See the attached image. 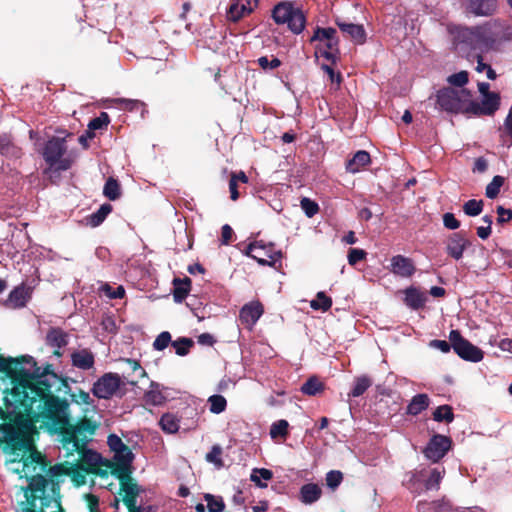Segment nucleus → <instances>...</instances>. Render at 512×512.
I'll list each match as a JSON object with an SVG mask.
<instances>
[{
    "label": "nucleus",
    "mask_w": 512,
    "mask_h": 512,
    "mask_svg": "<svg viewBox=\"0 0 512 512\" xmlns=\"http://www.w3.org/2000/svg\"><path fill=\"white\" fill-rule=\"evenodd\" d=\"M120 361L125 362L130 369V372L124 373L123 377L128 381L130 385H136L137 381L130 379L133 374H137L138 378L147 376L146 370L140 365V362L131 358H121Z\"/></svg>",
    "instance_id": "obj_33"
},
{
    "label": "nucleus",
    "mask_w": 512,
    "mask_h": 512,
    "mask_svg": "<svg viewBox=\"0 0 512 512\" xmlns=\"http://www.w3.org/2000/svg\"><path fill=\"white\" fill-rule=\"evenodd\" d=\"M171 345L175 348L177 355L186 356L189 353L190 348L194 346V341L191 338L180 337L171 342Z\"/></svg>",
    "instance_id": "obj_48"
},
{
    "label": "nucleus",
    "mask_w": 512,
    "mask_h": 512,
    "mask_svg": "<svg viewBox=\"0 0 512 512\" xmlns=\"http://www.w3.org/2000/svg\"><path fill=\"white\" fill-rule=\"evenodd\" d=\"M496 212L498 214L497 222L499 224H504L512 220V210L498 206Z\"/></svg>",
    "instance_id": "obj_64"
},
{
    "label": "nucleus",
    "mask_w": 512,
    "mask_h": 512,
    "mask_svg": "<svg viewBox=\"0 0 512 512\" xmlns=\"http://www.w3.org/2000/svg\"><path fill=\"white\" fill-rule=\"evenodd\" d=\"M103 194L111 201L117 200L121 195L119 182L109 177L104 185Z\"/></svg>",
    "instance_id": "obj_45"
},
{
    "label": "nucleus",
    "mask_w": 512,
    "mask_h": 512,
    "mask_svg": "<svg viewBox=\"0 0 512 512\" xmlns=\"http://www.w3.org/2000/svg\"><path fill=\"white\" fill-rule=\"evenodd\" d=\"M258 65L264 69V70H273L278 68L281 65V61L277 58L272 56V59L269 60L268 57L262 56L258 58L257 60Z\"/></svg>",
    "instance_id": "obj_59"
},
{
    "label": "nucleus",
    "mask_w": 512,
    "mask_h": 512,
    "mask_svg": "<svg viewBox=\"0 0 512 512\" xmlns=\"http://www.w3.org/2000/svg\"><path fill=\"white\" fill-rule=\"evenodd\" d=\"M483 200L470 199L463 205V211L467 216L475 217L482 213Z\"/></svg>",
    "instance_id": "obj_50"
},
{
    "label": "nucleus",
    "mask_w": 512,
    "mask_h": 512,
    "mask_svg": "<svg viewBox=\"0 0 512 512\" xmlns=\"http://www.w3.org/2000/svg\"><path fill=\"white\" fill-rule=\"evenodd\" d=\"M110 123V117L107 112H101L98 117L93 118L88 123L87 136L94 138L95 131L107 128Z\"/></svg>",
    "instance_id": "obj_38"
},
{
    "label": "nucleus",
    "mask_w": 512,
    "mask_h": 512,
    "mask_svg": "<svg viewBox=\"0 0 512 512\" xmlns=\"http://www.w3.org/2000/svg\"><path fill=\"white\" fill-rule=\"evenodd\" d=\"M470 90L444 87L436 93V108L451 114H468Z\"/></svg>",
    "instance_id": "obj_5"
},
{
    "label": "nucleus",
    "mask_w": 512,
    "mask_h": 512,
    "mask_svg": "<svg viewBox=\"0 0 512 512\" xmlns=\"http://www.w3.org/2000/svg\"><path fill=\"white\" fill-rule=\"evenodd\" d=\"M335 24L340 31L355 44H364L366 41V31L362 24L346 22L340 18L335 20Z\"/></svg>",
    "instance_id": "obj_19"
},
{
    "label": "nucleus",
    "mask_w": 512,
    "mask_h": 512,
    "mask_svg": "<svg viewBox=\"0 0 512 512\" xmlns=\"http://www.w3.org/2000/svg\"><path fill=\"white\" fill-rule=\"evenodd\" d=\"M271 16L276 24H287L289 30L294 34H300L306 25V16L303 11L290 1L276 4L272 9Z\"/></svg>",
    "instance_id": "obj_6"
},
{
    "label": "nucleus",
    "mask_w": 512,
    "mask_h": 512,
    "mask_svg": "<svg viewBox=\"0 0 512 512\" xmlns=\"http://www.w3.org/2000/svg\"><path fill=\"white\" fill-rule=\"evenodd\" d=\"M447 81L450 85H453L455 87L462 89L469 81V74L467 71L463 70L458 73H454V74L450 75L447 78Z\"/></svg>",
    "instance_id": "obj_53"
},
{
    "label": "nucleus",
    "mask_w": 512,
    "mask_h": 512,
    "mask_svg": "<svg viewBox=\"0 0 512 512\" xmlns=\"http://www.w3.org/2000/svg\"><path fill=\"white\" fill-rule=\"evenodd\" d=\"M326 485L335 490L343 481V473L339 470H331L326 474Z\"/></svg>",
    "instance_id": "obj_55"
},
{
    "label": "nucleus",
    "mask_w": 512,
    "mask_h": 512,
    "mask_svg": "<svg viewBox=\"0 0 512 512\" xmlns=\"http://www.w3.org/2000/svg\"><path fill=\"white\" fill-rule=\"evenodd\" d=\"M121 383V377L117 373L108 372L98 378L91 391L99 399H110L120 388Z\"/></svg>",
    "instance_id": "obj_11"
},
{
    "label": "nucleus",
    "mask_w": 512,
    "mask_h": 512,
    "mask_svg": "<svg viewBox=\"0 0 512 512\" xmlns=\"http://www.w3.org/2000/svg\"><path fill=\"white\" fill-rule=\"evenodd\" d=\"M404 303L413 310L424 308L428 297L425 292L419 288L410 286L404 290Z\"/></svg>",
    "instance_id": "obj_25"
},
{
    "label": "nucleus",
    "mask_w": 512,
    "mask_h": 512,
    "mask_svg": "<svg viewBox=\"0 0 512 512\" xmlns=\"http://www.w3.org/2000/svg\"><path fill=\"white\" fill-rule=\"evenodd\" d=\"M322 496V489L316 483H307L301 486L299 500L306 505L317 502Z\"/></svg>",
    "instance_id": "obj_27"
},
{
    "label": "nucleus",
    "mask_w": 512,
    "mask_h": 512,
    "mask_svg": "<svg viewBox=\"0 0 512 512\" xmlns=\"http://www.w3.org/2000/svg\"><path fill=\"white\" fill-rule=\"evenodd\" d=\"M373 384V380L368 375H361L355 377L354 384L349 392V397H359L362 396Z\"/></svg>",
    "instance_id": "obj_34"
},
{
    "label": "nucleus",
    "mask_w": 512,
    "mask_h": 512,
    "mask_svg": "<svg viewBox=\"0 0 512 512\" xmlns=\"http://www.w3.org/2000/svg\"><path fill=\"white\" fill-rule=\"evenodd\" d=\"M210 404V411L214 414H220L225 411L227 407V401L222 395H212L208 398Z\"/></svg>",
    "instance_id": "obj_51"
},
{
    "label": "nucleus",
    "mask_w": 512,
    "mask_h": 512,
    "mask_svg": "<svg viewBox=\"0 0 512 512\" xmlns=\"http://www.w3.org/2000/svg\"><path fill=\"white\" fill-rule=\"evenodd\" d=\"M133 459H134V454L132 453L131 449L127 445H125L121 449L117 450L114 455L115 462L132 464Z\"/></svg>",
    "instance_id": "obj_56"
},
{
    "label": "nucleus",
    "mask_w": 512,
    "mask_h": 512,
    "mask_svg": "<svg viewBox=\"0 0 512 512\" xmlns=\"http://www.w3.org/2000/svg\"><path fill=\"white\" fill-rule=\"evenodd\" d=\"M68 454H73V452H77L79 454L78 465L84 470V472L88 474H99L100 471V463L101 456L99 453L90 450L85 445L83 448L78 447H70L68 450Z\"/></svg>",
    "instance_id": "obj_14"
},
{
    "label": "nucleus",
    "mask_w": 512,
    "mask_h": 512,
    "mask_svg": "<svg viewBox=\"0 0 512 512\" xmlns=\"http://www.w3.org/2000/svg\"><path fill=\"white\" fill-rule=\"evenodd\" d=\"M104 291L106 295L111 299H121L125 295V289L121 285L116 288H112L111 286L106 284L104 286Z\"/></svg>",
    "instance_id": "obj_63"
},
{
    "label": "nucleus",
    "mask_w": 512,
    "mask_h": 512,
    "mask_svg": "<svg viewBox=\"0 0 512 512\" xmlns=\"http://www.w3.org/2000/svg\"><path fill=\"white\" fill-rule=\"evenodd\" d=\"M173 284V298L177 303L184 301L191 290L192 281L189 277L174 278Z\"/></svg>",
    "instance_id": "obj_29"
},
{
    "label": "nucleus",
    "mask_w": 512,
    "mask_h": 512,
    "mask_svg": "<svg viewBox=\"0 0 512 512\" xmlns=\"http://www.w3.org/2000/svg\"><path fill=\"white\" fill-rule=\"evenodd\" d=\"M111 474L116 477L119 483L129 481L132 474V467L130 463L114 462L111 465Z\"/></svg>",
    "instance_id": "obj_37"
},
{
    "label": "nucleus",
    "mask_w": 512,
    "mask_h": 512,
    "mask_svg": "<svg viewBox=\"0 0 512 512\" xmlns=\"http://www.w3.org/2000/svg\"><path fill=\"white\" fill-rule=\"evenodd\" d=\"M173 342L171 340V334L168 331L161 332L153 342V348L157 351H162L168 347V345Z\"/></svg>",
    "instance_id": "obj_57"
},
{
    "label": "nucleus",
    "mask_w": 512,
    "mask_h": 512,
    "mask_svg": "<svg viewBox=\"0 0 512 512\" xmlns=\"http://www.w3.org/2000/svg\"><path fill=\"white\" fill-rule=\"evenodd\" d=\"M427 476L426 470H414L405 473L404 479L402 481L403 486H405L411 493L420 494L425 490L424 479Z\"/></svg>",
    "instance_id": "obj_21"
},
{
    "label": "nucleus",
    "mask_w": 512,
    "mask_h": 512,
    "mask_svg": "<svg viewBox=\"0 0 512 512\" xmlns=\"http://www.w3.org/2000/svg\"><path fill=\"white\" fill-rule=\"evenodd\" d=\"M245 254L256 260L262 266L274 267L275 263L282 258V252L276 250L274 243H265L263 240L250 243Z\"/></svg>",
    "instance_id": "obj_9"
},
{
    "label": "nucleus",
    "mask_w": 512,
    "mask_h": 512,
    "mask_svg": "<svg viewBox=\"0 0 512 512\" xmlns=\"http://www.w3.org/2000/svg\"><path fill=\"white\" fill-rule=\"evenodd\" d=\"M332 306L331 297L327 296L325 292L320 291L316 294V298L310 302V307L313 310H320L323 312L328 311Z\"/></svg>",
    "instance_id": "obj_44"
},
{
    "label": "nucleus",
    "mask_w": 512,
    "mask_h": 512,
    "mask_svg": "<svg viewBox=\"0 0 512 512\" xmlns=\"http://www.w3.org/2000/svg\"><path fill=\"white\" fill-rule=\"evenodd\" d=\"M71 398L77 404L91 405L93 403L89 393L82 389H79L78 393H72Z\"/></svg>",
    "instance_id": "obj_61"
},
{
    "label": "nucleus",
    "mask_w": 512,
    "mask_h": 512,
    "mask_svg": "<svg viewBox=\"0 0 512 512\" xmlns=\"http://www.w3.org/2000/svg\"><path fill=\"white\" fill-rule=\"evenodd\" d=\"M419 512H453L451 505L447 502H419Z\"/></svg>",
    "instance_id": "obj_40"
},
{
    "label": "nucleus",
    "mask_w": 512,
    "mask_h": 512,
    "mask_svg": "<svg viewBox=\"0 0 512 512\" xmlns=\"http://www.w3.org/2000/svg\"><path fill=\"white\" fill-rule=\"evenodd\" d=\"M69 335L60 327H51L48 329L45 343L53 348V356L60 358L63 356L62 349L68 345Z\"/></svg>",
    "instance_id": "obj_16"
},
{
    "label": "nucleus",
    "mask_w": 512,
    "mask_h": 512,
    "mask_svg": "<svg viewBox=\"0 0 512 512\" xmlns=\"http://www.w3.org/2000/svg\"><path fill=\"white\" fill-rule=\"evenodd\" d=\"M0 154L6 157L19 158L22 152L21 149L12 142L10 137L0 135Z\"/></svg>",
    "instance_id": "obj_36"
},
{
    "label": "nucleus",
    "mask_w": 512,
    "mask_h": 512,
    "mask_svg": "<svg viewBox=\"0 0 512 512\" xmlns=\"http://www.w3.org/2000/svg\"><path fill=\"white\" fill-rule=\"evenodd\" d=\"M325 389V384L316 376H311L301 386L300 391L308 396H316L322 393Z\"/></svg>",
    "instance_id": "obj_35"
},
{
    "label": "nucleus",
    "mask_w": 512,
    "mask_h": 512,
    "mask_svg": "<svg viewBox=\"0 0 512 512\" xmlns=\"http://www.w3.org/2000/svg\"><path fill=\"white\" fill-rule=\"evenodd\" d=\"M444 473V468H442V470L434 468L429 472V474L427 473V476L424 479L425 490H437Z\"/></svg>",
    "instance_id": "obj_41"
},
{
    "label": "nucleus",
    "mask_w": 512,
    "mask_h": 512,
    "mask_svg": "<svg viewBox=\"0 0 512 512\" xmlns=\"http://www.w3.org/2000/svg\"><path fill=\"white\" fill-rule=\"evenodd\" d=\"M289 423L285 419H280L272 423L270 427V437L275 440L277 438L286 439L289 434Z\"/></svg>",
    "instance_id": "obj_42"
},
{
    "label": "nucleus",
    "mask_w": 512,
    "mask_h": 512,
    "mask_svg": "<svg viewBox=\"0 0 512 512\" xmlns=\"http://www.w3.org/2000/svg\"><path fill=\"white\" fill-rule=\"evenodd\" d=\"M273 478V472L266 468H254L250 475V480L260 488H266L267 484L261 482V479L269 481Z\"/></svg>",
    "instance_id": "obj_43"
},
{
    "label": "nucleus",
    "mask_w": 512,
    "mask_h": 512,
    "mask_svg": "<svg viewBox=\"0 0 512 512\" xmlns=\"http://www.w3.org/2000/svg\"><path fill=\"white\" fill-rule=\"evenodd\" d=\"M71 363L73 367L80 370H90L95 365V356L91 350L83 348L71 354Z\"/></svg>",
    "instance_id": "obj_24"
},
{
    "label": "nucleus",
    "mask_w": 512,
    "mask_h": 512,
    "mask_svg": "<svg viewBox=\"0 0 512 512\" xmlns=\"http://www.w3.org/2000/svg\"><path fill=\"white\" fill-rule=\"evenodd\" d=\"M497 8V0H467V12L475 16H491Z\"/></svg>",
    "instance_id": "obj_23"
},
{
    "label": "nucleus",
    "mask_w": 512,
    "mask_h": 512,
    "mask_svg": "<svg viewBox=\"0 0 512 512\" xmlns=\"http://www.w3.org/2000/svg\"><path fill=\"white\" fill-rule=\"evenodd\" d=\"M204 500L207 502L209 512H223L225 509V503L222 497H216L207 493L204 495Z\"/></svg>",
    "instance_id": "obj_52"
},
{
    "label": "nucleus",
    "mask_w": 512,
    "mask_h": 512,
    "mask_svg": "<svg viewBox=\"0 0 512 512\" xmlns=\"http://www.w3.org/2000/svg\"><path fill=\"white\" fill-rule=\"evenodd\" d=\"M504 181V177L500 175L494 176L492 181L486 186V197L489 199H495L499 195L500 189L503 186Z\"/></svg>",
    "instance_id": "obj_49"
},
{
    "label": "nucleus",
    "mask_w": 512,
    "mask_h": 512,
    "mask_svg": "<svg viewBox=\"0 0 512 512\" xmlns=\"http://www.w3.org/2000/svg\"><path fill=\"white\" fill-rule=\"evenodd\" d=\"M430 405V398L425 393H420L412 397L406 407V414L417 416L425 411Z\"/></svg>",
    "instance_id": "obj_30"
},
{
    "label": "nucleus",
    "mask_w": 512,
    "mask_h": 512,
    "mask_svg": "<svg viewBox=\"0 0 512 512\" xmlns=\"http://www.w3.org/2000/svg\"><path fill=\"white\" fill-rule=\"evenodd\" d=\"M66 150L67 145L64 138L52 137L45 143L42 155L49 167L53 168L66 153Z\"/></svg>",
    "instance_id": "obj_15"
},
{
    "label": "nucleus",
    "mask_w": 512,
    "mask_h": 512,
    "mask_svg": "<svg viewBox=\"0 0 512 512\" xmlns=\"http://www.w3.org/2000/svg\"><path fill=\"white\" fill-rule=\"evenodd\" d=\"M160 426L165 432L176 433L179 429V420L173 414L166 413L160 419Z\"/></svg>",
    "instance_id": "obj_47"
},
{
    "label": "nucleus",
    "mask_w": 512,
    "mask_h": 512,
    "mask_svg": "<svg viewBox=\"0 0 512 512\" xmlns=\"http://www.w3.org/2000/svg\"><path fill=\"white\" fill-rule=\"evenodd\" d=\"M119 485V495H121V500L124 504L137 501L142 490L134 478H131L129 481L121 482Z\"/></svg>",
    "instance_id": "obj_26"
},
{
    "label": "nucleus",
    "mask_w": 512,
    "mask_h": 512,
    "mask_svg": "<svg viewBox=\"0 0 512 512\" xmlns=\"http://www.w3.org/2000/svg\"><path fill=\"white\" fill-rule=\"evenodd\" d=\"M444 227L449 230H456L460 227V221L456 219L453 213L447 212L443 215Z\"/></svg>",
    "instance_id": "obj_62"
},
{
    "label": "nucleus",
    "mask_w": 512,
    "mask_h": 512,
    "mask_svg": "<svg viewBox=\"0 0 512 512\" xmlns=\"http://www.w3.org/2000/svg\"><path fill=\"white\" fill-rule=\"evenodd\" d=\"M433 419L437 422L451 423L454 420L453 409L449 405H441L433 412Z\"/></svg>",
    "instance_id": "obj_46"
},
{
    "label": "nucleus",
    "mask_w": 512,
    "mask_h": 512,
    "mask_svg": "<svg viewBox=\"0 0 512 512\" xmlns=\"http://www.w3.org/2000/svg\"><path fill=\"white\" fill-rule=\"evenodd\" d=\"M371 162L370 154L365 150L357 151L353 157L346 162V170L349 173H357Z\"/></svg>",
    "instance_id": "obj_28"
},
{
    "label": "nucleus",
    "mask_w": 512,
    "mask_h": 512,
    "mask_svg": "<svg viewBox=\"0 0 512 512\" xmlns=\"http://www.w3.org/2000/svg\"><path fill=\"white\" fill-rule=\"evenodd\" d=\"M336 34V29L332 27H317L310 39V42L325 41V49L322 50L321 48L316 47V55L319 53L321 57L330 61L331 64H336L340 55L339 38Z\"/></svg>",
    "instance_id": "obj_8"
},
{
    "label": "nucleus",
    "mask_w": 512,
    "mask_h": 512,
    "mask_svg": "<svg viewBox=\"0 0 512 512\" xmlns=\"http://www.w3.org/2000/svg\"><path fill=\"white\" fill-rule=\"evenodd\" d=\"M367 253L363 249L351 248L348 252V263L355 265L366 258Z\"/></svg>",
    "instance_id": "obj_60"
},
{
    "label": "nucleus",
    "mask_w": 512,
    "mask_h": 512,
    "mask_svg": "<svg viewBox=\"0 0 512 512\" xmlns=\"http://www.w3.org/2000/svg\"><path fill=\"white\" fill-rule=\"evenodd\" d=\"M30 299L29 289L23 284L16 286L8 295V298L3 302L6 308L17 309L26 306Z\"/></svg>",
    "instance_id": "obj_22"
},
{
    "label": "nucleus",
    "mask_w": 512,
    "mask_h": 512,
    "mask_svg": "<svg viewBox=\"0 0 512 512\" xmlns=\"http://www.w3.org/2000/svg\"><path fill=\"white\" fill-rule=\"evenodd\" d=\"M222 448L219 445H214L211 450L206 454V461L213 463L217 468L223 467V460L221 458Z\"/></svg>",
    "instance_id": "obj_54"
},
{
    "label": "nucleus",
    "mask_w": 512,
    "mask_h": 512,
    "mask_svg": "<svg viewBox=\"0 0 512 512\" xmlns=\"http://www.w3.org/2000/svg\"><path fill=\"white\" fill-rule=\"evenodd\" d=\"M500 100L499 93L483 96L481 103L469 97L468 114L475 116H492L500 108Z\"/></svg>",
    "instance_id": "obj_13"
},
{
    "label": "nucleus",
    "mask_w": 512,
    "mask_h": 512,
    "mask_svg": "<svg viewBox=\"0 0 512 512\" xmlns=\"http://www.w3.org/2000/svg\"><path fill=\"white\" fill-rule=\"evenodd\" d=\"M454 352L463 360L470 362H480L484 357V352L477 346L465 339L459 330H451L449 333Z\"/></svg>",
    "instance_id": "obj_10"
},
{
    "label": "nucleus",
    "mask_w": 512,
    "mask_h": 512,
    "mask_svg": "<svg viewBox=\"0 0 512 512\" xmlns=\"http://www.w3.org/2000/svg\"><path fill=\"white\" fill-rule=\"evenodd\" d=\"M144 401L148 405L159 406L166 401L160 385L154 381L150 383L149 389L144 394Z\"/></svg>",
    "instance_id": "obj_32"
},
{
    "label": "nucleus",
    "mask_w": 512,
    "mask_h": 512,
    "mask_svg": "<svg viewBox=\"0 0 512 512\" xmlns=\"http://www.w3.org/2000/svg\"><path fill=\"white\" fill-rule=\"evenodd\" d=\"M452 440L441 434L433 435L423 450L424 456L434 463L439 462L451 449Z\"/></svg>",
    "instance_id": "obj_12"
},
{
    "label": "nucleus",
    "mask_w": 512,
    "mask_h": 512,
    "mask_svg": "<svg viewBox=\"0 0 512 512\" xmlns=\"http://www.w3.org/2000/svg\"><path fill=\"white\" fill-rule=\"evenodd\" d=\"M300 205L305 214L310 218L316 215L319 211L318 204L307 197L301 199Z\"/></svg>",
    "instance_id": "obj_58"
},
{
    "label": "nucleus",
    "mask_w": 512,
    "mask_h": 512,
    "mask_svg": "<svg viewBox=\"0 0 512 512\" xmlns=\"http://www.w3.org/2000/svg\"><path fill=\"white\" fill-rule=\"evenodd\" d=\"M4 360H7V369L0 373L12 380L11 397L20 407L27 404L28 409L24 408V411L28 414L39 412L41 418L51 402L61 399L54 392L59 393L63 389L65 393L70 391L67 379L56 374L52 364L41 368L30 355L4 357Z\"/></svg>",
    "instance_id": "obj_1"
},
{
    "label": "nucleus",
    "mask_w": 512,
    "mask_h": 512,
    "mask_svg": "<svg viewBox=\"0 0 512 512\" xmlns=\"http://www.w3.org/2000/svg\"><path fill=\"white\" fill-rule=\"evenodd\" d=\"M40 419L51 435L60 436L62 445L67 450L70 447L83 448L89 441L87 434L93 435L98 428V424L87 417L81 418L76 424H71L69 402L65 398L51 402L47 412Z\"/></svg>",
    "instance_id": "obj_3"
},
{
    "label": "nucleus",
    "mask_w": 512,
    "mask_h": 512,
    "mask_svg": "<svg viewBox=\"0 0 512 512\" xmlns=\"http://www.w3.org/2000/svg\"><path fill=\"white\" fill-rule=\"evenodd\" d=\"M495 42L490 23L473 27H458L454 33V44L459 53L467 57L472 53H483Z\"/></svg>",
    "instance_id": "obj_4"
},
{
    "label": "nucleus",
    "mask_w": 512,
    "mask_h": 512,
    "mask_svg": "<svg viewBox=\"0 0 512 512\" xmlns=\"http://www.w3.org/2000/svg\"><path fill=\"white\" fill-rule=\"evenodd\" d=\"M390 270L400 277H411L415 272L413 261L403 255H396L391 258Z\"/></svg>",
    "instance_id": "obj_20"
},
{
    "label": "nucleus",
    "mask_w": 512,
    "mask_h": 512,
    "mask_svg": "<svg viewBox=\"0 0 512 512\" xmlns=\"http://www.w3.org/2000/svg\"><path fill=\"white\" fill-rule=\"evenodd\" d=\"M263 313V304L260 301H252L241 308L239 320L246 328L252 329Z\"/></svg>",
    "instance_id": "obj_18"
},
{
    "label": "nucleus",
    "mask_w": 512,
    "mask_h": 512,
    "mask_svg": "<svg viewBox=\"0 0 512 512\" xmlns=\"http://www.w3.org/2000/svg\"><path fill=\"white\" fill-rule=\"evenodd\" d=\"M4 405L6 410L0 407V420L4 421L0 424V443L11 452L31 448L33 435L39 434L36 427L39 412L28 414L24 411L27 404L22 408L11 396H5Z\"/></svg>",
    "instance_id": "obj_2"
},
{
    "label": "nucleus",
    "mask_w": 512,
    "mask_h": 512,
    "mask_svg": "<svg viewBox=\"0 0 512 512\" xmlns=\"http://www.w3.org/2000/svg\"><path fill=\"white\" fill-rule=\"evenodd\" d=\"M112 205L105 203L93 214L87 217L88 224L91 227H97L103 223L106 217L111 213Z\"/></svg>",
    "instance_id": "obj_39"
},
{
    "label": "nucleus",
    "mask_w": 512,
    "mask_h": 512,
    "mask_svg": "<svg viewBox=\"0 0 512 512\" xmlns=\"http://www.w3.org/2000/svg\"><path fill=\"white\" fill-rule=\"evenodd\" d=\"M20 451L21 450H18V452ZM22 451L24 453L29 452L28 455H23L22 457V472L28 481L27 487L24 488L25 492L30 487L31 478L38 475H43L48 478V470L52 466L44 455L34 449V441L32 442L31 448L23 449ZM15 453H17V451Z\"/></svg>",
    "instance_id": "obj_7"
},
{
    "label": "nucleus",
    "mask_w": 512,
    "mask_h": 512,
    "mask_svg": "<svg viewBox=\"0 0 512 512\" xmlns=\"http://www.w3.org/2000/svg\"><path fill=\"white\" fill-rule=\"evenodd\" d=\"M252 11L253 7L251 6L250 1H248L247 4L233 1L227 10V18L232 22H238L241 18L250 14Z\"/></svg>",
    "instance_id": "obj_31"
},
{
    "label": "nucleus",
    "mask_w": 512,
    "mask_h": 512,
    "mask_svg": "<svg viewBox=\"0 0 512 512\" xmlns=\"http://www.w3.org/2000/svg\"><path fill=\"white\" fill-rule=\"evenodd\" d=\"M471 245L463 231L452 233L446 240V253L455 260L463 257L464 251Z\"/></svg>",
    "instance_id": "obj_17"
}]
</instances>
